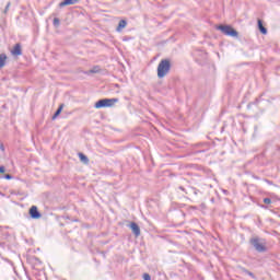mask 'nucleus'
<instances>
[{
    "instance_id": "1",
    "label": "nucleus",
    "mask_w": 280,
    "mask_h": 280,
    "mask_svg": "<svg viewBox=\"0 0 280 280\" xmlns=\"http://www.w3.org/2000/svg\"><path fill=\"white\" fill-rule=\"evenodd\" d=\"M171 67L170 60H162L158 66V78H165V75L170 73Z\"/></svg>"
},
{
    "instance_id": "2",
    "label": "nucleus",
    "mask_w": 280,
    "mask_h": 280,
    "mask_svg": "<svg viewBox=\"0 0 280 280\" xmlns=\"http://www.w3.org/2000/svg\"><path fill=\"white\" fill-rule=\"evenodd\" d=\"M119 102V98H103L95 103V108H107L115 106Z\"/></svg>"
},
{
    "instance_id": "3",
    "label": "nucleus",
    "mask_w": 280,
    "mask_h": 280,
    "mask_svg": "<svg viewBox=\"0 0 280 280\" xmlns=\"http://www.w3.org/2000/svg\"><path fill=\"white\" fill-rule=\"evenodd\" d=\"M217 30H220V32H222V34H225V36H232L233 38H237V31L229 25H219Z\"/></svg>"
},
{
    "instance_id": "4",
    "label": "nucleus",
    "mask_w": 280,
    "mask_h": 280,
    "mask_svg": "<svg viewBox=\"0 0 280 280\" xmlns=\"http://www.w3.org/2000/svg\"><path fill=\"white\" fill-rule=\"evenodd\" d=\"M252 244L258 253H265L266 250V241L261 238H253Z\"/></svg>"
},
{
    "instance_id": "5",
    "label": "nucleus",
    "mask_w": 280,
    "mask_h": 280,
    "mask_svg": "<svg viewBox=\"0 0 280 280\" xmlns=\"http://www.w3.org/2000/svg\"><path fill=\"white\" fill-rule=\"evenodd\" d=\"M30 215H31V218H33V220H39L40 212H38V208L36 206H33L30 209Z\"/></svg>"
},
{
    "instance_id": "6",
    "label": "nucleus",
    "mask_w": 280,
    "mask_h": 280,
    "mask_svg": "<svg viewBox=\"0 0 280 280\" xmlns=\"http://www.w3.org/2000/svg\"><path fill=\"white\" fill-rule=\"evenodd\" d=\"M130 229L132 231V233L136 235V237H139V235H141V229L139 228V225L135 222H132L130 224Z\"/></svg>"
},
{
    "instance_id": "7",
    "label": "nucleus",
    "mask_w": 280,
    "mask_h": 280,
    "mask_svg": "<svg viewBox=\"0 0 280 280\" xmlns=\"http://www.w3.org/2000/svg\"><path fill=\"white\" fill-rule=\"evenodd\" d=\"M12 56H21L23 50L21 49V44H16L11 50Z\"/></svg>"
},
{
    "instance_id": "8",
    "label": "nucleus",
    "mask_w": 280,
    "mask_h": 280,
    "mask_svg": "<svg viewBox=\"0 0 280 280\" xmlns=\"http://www.w3.org/2000/svg\"><path fill=\"white\" fill-rule=\"evenodd\" d=\"M78 3V0H65L59 3V8H65V5H75Z\"/></svg>"
},
{
    "instance_id": "9",
    "label": "nucleus",
    "mask_w": 280,
    "mask_h": 280,
    "mask_svg": "<svg viewBox=\"0 0 280 280\" xmlns=\"http://www.w3.org/2000/svg\"><path fill=\"white\" fill-rule=\"evenodd\" d=\"M7 60L8 56L5 54H0V69H3V67H5Z\"/></svg>"
},
{
    "instance_id": "10",
    "label": "nucleus",
    "mask_w": 280,
    "mask_h": 280,
    "mask_svg": "<svg viewBox=\"0 0 280 280\" xmlns=\"http://www.w3.org/2000/svg\"><path fill=\"white\" fill-rule=\"evenodd\" d=\"M127 25H128V22H126L125 20H121L117 26V32H121V30H124Z\"/></svg>"
},
{
    "instance_id": "11",
    "label": "nucleus",
    "mask_w": 280,
    "mask_h": 280,
    "mask_svg": "<svg viewBox=\"0 0 280 280\" xmlns=\"http://www.w3.org/2000/svg\"><path fill=\"white\" fill-rule=\"evenodd\" d=\"M258 30H260L261 34H268V30H266V27H264L261 20H258Z\"/></svg>"
},
{
    "instance_id": "12",
    "label": "nucleus",
    "mask_w": 280,
    "mask_h": 280,
    "mask_svg": "<svg viewBox=\"0 0 280 280\" xmlns=\"http://www.w3.org/2000/svg\"><path fill=\"white\" fill-rule=\"evenodd\" d=\"M79 159L81 163H84L85 165L89 164V158H86V155H84L83 153H79Z\"/></svg>"
},
{
    "instance_id": "13",
    "label": "nucleus",
    "mask_w": 280,
    "mask_h": 280,
    "mask_svg": "<svg viewBox=\"0 0 280 280\" xmlns=\"http://www.w3.org/2000/svg\"><path fill=\"white\" fill-rule=\"evenodd\" d=\"M65 108V104H61L57 112L55 113V115L52 116V119H56V117H58V115H60L62 113V109Z\"/></svg>"
},
{
    "instance_id": "14",
    "label": "nucleus",
    "mask_w": 280,
    "mask_h": 280,
    "mask_svg": "<svg viewBox=\"0 0 280 280\" xmlns=\"http://www.w3.org/2000/svg\"><path fill=\"white\" fill-rule=\"evenodd\" d=\"M52 23H54L55 27H59L60 26V19L55 18Z\"/></svg>"
},
{
    "instance_id": "15",
    "label": "nucleus",
    "mask_w": 280,
    "mask_h": 280,
    "mask_svg": "<svg viewBox=\"0 0 280 280\" xmlns=\"http://www.w3.org/2000/svg\"><path fill=\"white\" fill-rule=\"evenodd\" d=\"M143 279H144V280H152V278L150 277L149 273H144V275H143Z\"/></svg>"
},
{
    "instance_id": "16",
    "label": "nucleus",
    "mask_w": 280,
    "mask_h": 280,
    "mask_svg": "<svg viewBox=\"0 0 280 280\" xmlns=\"http://www.w3.org/2000/svg\"><path fill=\"white\" fill-rule=\"evenodd\" d=\"M264 202H265V205H270V202H272V200H270V198H265Z\"/></svg>"
},
{
    "instance_id": "17",
    "label": "nucleus",
    "mask_w": 280,
    "mask_h": 280,
    "mask_svg": "<svg viewBox=\"0 0 280 280\" xmlns=\"http://www.w3.org/2000/svg\"><path fill=\"white\" fill-rule=\"evenodd\" d=\"M0 174H5V167L4 166H0Z\"/></svg>"
},
{
    "instance_id": "18",
    "label": "nucleus",
    "mask_w": 280,
    "mask_h": 280,
    "mask_svg": "<svg viewBox=\"0 0 280 280\" xmlns=\"http://www.w3.org/2000/svg\"><path fill=\"white\" fill-rule=\"evenodd\" d=\"M4 178H7V180H12V175L7 174V175L4 176Z\"/></svg>"
},
{
    "instance_id": "19",
    "label": "nucleus",
    "mask_w": 280,
    "mask_h": 280,
    "mask_svg": "<svg viewBox=\"0 0 280 280\" xmlns=\"http://www.w3.org/2000/svg\"><path fill=\"white\" fill-rule=\"evenodd\" d=\"M8 10H10V2L7 4L5 10H4V13H7Z\"/></svg>"
},
{
    "instance_id": "20",
    "label": "nucleus",
    "mask_w": 280,
    "mask_h": 280,
    "mask_svg": "<svg viewBox=\"0 0 280 280\" xmlns=\"http://www.w3.org/2000/svg\"><path fill=\"white\" fill-rule=\"evenodd\" d=\"M0 150H2V152H3L5 150V147H3V144H1Z\"/></svg>"
},
{
    "instance_id": "21",
    "label": "nucleus",
    "mask_w": 280,
    "mask_h": 280,
    "mask_svg": "<svg viewBox=\"0 0 280 280\" xmlns=\"http://www.w3.org/2000/svg\"><path fill=\"white\" fill-rule=\"evenodd\" d=\"M90 73H97V70H90Z\"/></svg>"
},
{
    "instance_id": "22",
    "label": "nucleus",
    "mask_w": 280,
    "mask_h": 280,
    "mask_svg": "<svg viewBox=\"0 0 280 280\" xmlns=\"http://www.w3.org/2000/svg\"><path fill=\"white\" fill-rule=\"evenodd\" d=\"M249 277H253V273H252V272H249Z\"/></svg>"
}]
</instances>
